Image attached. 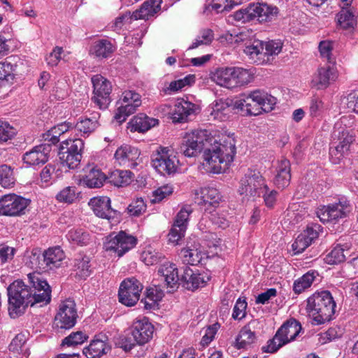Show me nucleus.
Listing matches in <instances>:
<instances>
[{"label":"nucleus","mask_w":358,"mask_h":358,"mask_svg":"<svg viewBox=\"0 0 358 358\" xmlns=\"http://www.w3.org/2000/svg\"><path fill=\"white\" fill-rule=\"evenodd\" d=\"M255 321H252L244 326L236 338L234 346L237 349H245L250 347L257 341L256 333L252 330Z\"/></svg>","instance_id":"nucleus-26"},{"label":"nucleus","mask_w":358,"mask_h":358,"mask_svg":"<svg viewBox=\"0 0 358 358\" xmlns=\"http://www.w3.org/2000/svg\"><path fill=\"white\" fill-rule=\"evenodd\" d=\"M211 136V133L206 129L187 133L178 149V152L187 157H196L201 152H203Z\"/></svg>","instance_id":"nucleus-5"},{"label":"nucleus","mask_w":358,"mask_h":358,"mask_svg":"<svg viewBox=\"0 0 358 358\" xmlns=\"http://www.w3.org/2000/svg\"><path fill=\"white\" fill-rule=\"evenodd\" d=\"M343 108L348 112H358V95L355 93H350L342 99Z\"/></svg>","instance_id":"nucleus-61"},{"label":"nucleus","mask_w":358,"mask_h":358,"mask_svg":"<svg viewBox=\"0 0 358 358\" xmlns=\"http://www.w3.org/2000/svg\"><path fill=\"white\" fill-rule=\"evenodd\" d=\"M349 150L343 145L332 144L330 148L329 155L330 159L334 164H338L341 160L348 153Z\"/></svg>","instance_id":"nucleus-55"},{"label":"nucleus","mask_w":358,"mask_h":358,"mask_svg":"<svg viewBox=\"0 0 358 358\" xmlns=\"http://www.w3.org/2000/svg\"><path fill=\"white\" fill-rule=\"evenodd\" d=\"M143 289L141 283L135 278L124 280L119 289V301L127 306H132L139 300Z\"/></svg>","instance_id":"nucleus-14"},{"label":"nucleus","mask_w":358,"mask_h":358,"mask_svg":"<svg viewBox=\"0 0 358 358\" xmlns=\"http://www.w3.org/2000/svg\"><path fill=\"white\" fill-rule=\"evenodd\" d=\"M157 124V119L150 118L146 115V113H138L128 123V129L131 132H145Z\"/></svg>","instance_id":"nucleus-29"},{"label":"nucleus","mask_w":358,"mask_h":358,"mask_svg":"<svg viewBox=\"0 0 358 358\" xmlns=\"http://www.w3.org/2000/svg\"><path fill=\"white\" fill-rule=\"evenodd\" d=\"M318 275L317 271H310L294 281L293 290L296 294H300L310 287L315 278Z\"/></svg>","instance_id":"nucleus-40"},{"label":"nucleus","mask_w":358,"mask_h":358,"mask_svg":"<svg viewBox=\"0 0 358 358\" xmlns=\"http://www.w3.org/2000/svg\"><path fill=\"white\" fill-rule=\"evenodd\" d=\"M117 49L115 41L109 38L95 41L90 49V55L99 60L106 59L113 56Z\"/></svg>","instance_id":"nucleus-21"},{"label":"nucleus","mask_w":358,"mask_h":358,"mask_svg":"<svg viewBox=\"0 0 358 358\" xmlns=\"http://www.w3.org/2000/svg\"><path fill=\"white\" fill-rule=\"evenodd\" d=\"M192 213L190 208H182L177 214L173 225L187 229L189 214Z\"/></svg>","instance_id":"nucleus-58"},{"label":"nucleus","mask_w":358,"mask_h":358,"mask_svg":"<svg viewBox=\"0 0 358 358\" xmlns=\"http://www.w3.org/2000/svg\"><path fill=\"white\" fill-rule=\"evenodd\" d=\"M268 189L265 180L257 171H248L241 178L238 192L244 198L255 199Z\"/></svg>","instance_id":"nucleus-7"},{"label":"nucleus","mask_w":358,"mask_h":358,"mask_svg":"<svg viewBox=\"0 0 358 358\" xmlns=\"http://www.w3.org/2000/svg\"><path fill=\"white\" fill-rule=\"evenodd\" d=\"M336 303L331 293L322 291L307 299L306 310L316 324L329 321L335 313Z\"/></svg>","instance_id":"nucleus-3"},{"label":"nucleus","mask_w":358,"mask_h":358,"mask_svg":"<svg viewBox=\"0 0 358 358\" xmlns=\"http://www.w3.org/2000/svg\"><path fill=\"white\" fill-rule=\"evenodd\" d=\"M204 255L199 245L187 246L180 252L184 263L190 265H197L199 264Z\"/></svg>","instance_id":"nucleus-37"},{"label":"nucleus","mask_w":358,"mask_h":358,"mask_svg":"<svg viewBox=\"0 0 358 358\" xmlns=\"http://www.w3.org/2000/svg\"><path fill=\"white\" fill-rule=\"evenodd\" d=\"M87 336L80 331L72 332L62 342V345L73 346L83 343L87 340Z\"/></svg>","instance_id":"nucleus-53"},{"label":"nucleus","mask_w":358,"mask_h":358,"mask_svg":"<svg viewBox=\"0 0 358 358\" xmlns=\"http://www.w3.org/2000/svg\"><path fill=\"white\" fill-rule=\"evenodd\" d=\"M165 287L161 284H155L153 287L147 289L146 297H148V299L150 301H154L157 303L163 298L164 295L163 289Z\"/></svg>","instance_id":"nucleus-60"},{"label":"nucleus","mask_w":358,"mask_h":358,"mask_svg":"<svg viewBox=\"0 0 358 358\" xmlns=\"http://www.w3.org/2000/svg\"><path fill=\"white\" fill-rule=\"evenodd\" d=\"M182 286L187 289L194 290L206 283L203 276L200 273H194L190 268L185 267L183 273L180 278Z\"/></svg>","instance_id":"nucleus-32"},{"label":"nucleus","mask_w":358,"mask_h":358,"mask_svg":"<svg viewBox=\"0 0 358 358\" xmlns=\"http://www.w3.org/2000/svg\"><path fill=\"white\" fill-rule=\"evenodd\" d=\"M28 278L31 287L22 281L15 280L8 288V313L12 318H17L24 312L25 307L39 304L43 306L50 303L51 290L45 280L36 278L31 274Z\"/></svg>","instance_id":"nucleus-1"},{"label":"nucleus","mask_w":358,"mask_h":358,"mask_svg":"<svg viewBox=\"0 0 358 358\" xmlns=\"http://www.w3.org/2000/svg\"><path fill=\"white\" fill-rule=\"evenodd\" d=\"M64 150L65 147L62 145L59 152V159L62 165L72 169L77 168L80 164L82 154L67 152H65Z\"/></svg>","instance_id":"nucleus-42"},{"label":"nucleus","mask_w":358,"mask_h":358,"mask_svg":"<svg viewBox=\"0 0 358 358\" xmlns=\"http://www.w3.org/2000/svg\"><path fill=\"white\" fill-rule=\"evenodd\" d=\"M76 306L74 301L66 299L62 301L55 316L53 328L57 333L73 328L78 318Z\"/></svg>","instance_id":"nucleus-6"},{"label":"nucleus","mask_w":358,"mask_h":358,"mask_svg":"<svg viewBox=\"0 0 358 358\" xmlns=\"http://www.w3.org/2000/svg\"><path fill=\"white\" fill-rule=\"evenodd\" d=\"M211 136L202 154V166L208 173H220L228 169L236 155L234 134Z\"/></svg>","instance_id":"nucleus-2"},{"label":"nucleus","mask_w":358,"mask_h":358,"mask_svg":"<svg viewBox=\"0 0 358 358\" xmlns=\"http://www.w3.org/2000/svg\"><path fill=\"white\" fill-rule=\"evenodd\" d=\"M98 127V121L96 117L81 118L75 125L78 131L83 134H90L93 132Z\"/></svg>","instance_id":"nucleus-48"},{"label":"nucleus","mask_w":358,"mask_h":358,"mask_svg":"<svg viewBox=\"0 0 358 358\" xmlns=\"http://www.w3.org/2000/svg\"><path fill=\"white\" fill-rule=\"evenodd\" d=\"M162 0H147L141 7L133 12L134 20H148L161 10Z\"/></svg>","instance_id":"nucleus-30"},{"label":"nucleus","mask_w":358,"mask_h":358,"mask_svg":"<svg viewBox=\"0 0 358 358\" xmlns=\"http://www.w3.org/2000/svg\"><path fill=\"white\" fill-rule=\"evenodd\" d=\"M89 205L94 214L109 222H117L118 213L110 207V199L107 196L94 197L90 199Z\"/></svg>","instance_id":"nucleus-15"},{"label":"nucleus","mask_w":358,"mask_h":358,"mask_svg":"<svg viewBox=\"0 0 358 358\" xmlns=\"http://www.w3.org/2000/svg\"><path fill=\"white\" fill-rule=\"evenodd\" d=\"M139 155L138 150L129 145H122L115 153V157L119 164L128 167H135L137 165L135 161Z\"/></svg>","instance_id":"nucleus-25"},{"label":"nucleus","mask_w":358,"mask_h":358,"mask_svg":"<svg viewBox=\"0 0 358 358\" xmlns=\"http://www.w3.org/2000/svg\"><path fill=\"white\" fill-rule=\"evenodd\" d=\"M30 200L15 194H6L0 198V215L21 216L26 213Z\"/></svg>","instance_id":"nucleus-10"},{"label":"nucleus","mask_w":358,"mask_h":358,"mask_svg":"<svg viewBox=\"0 0 358 358\" xmlns=\"http://www.w3.org/2000/svg\"><path fill=\"white\" fill-rule=\"evenodd\" d=\"M131 215L139 216L146 210V205L142 198H137L130 203L127 208Z\"/></svg>","instance_id":"nucleus-57"},{"label":"nucleus","mask_w":358,"mask_h":358,"mask_svg":"<svg viewBox=\"0 0 358 358\" xmlns=\"http://www.w3.org/2000/svg\"><path fill=\"white\" fill-rule=\"evenodd\" d=\"M244 100L243 93L234 99H220L213 103V112H222L224 110H238L245 112V104H241Z\"/></svg>","instance_id":"nucleus-33"},{"label":"nucleus","mask_w":358,"mask_h":358,"mask_svg":"<svg viewBox=\"0 0 358 358\" xmlns=\"http://www.w3.org/2000/svg\"><path fill=\"white\" fill-rule=\"evenodd\" d=\"M287 345L284 340L280 337L276 331L273 338L269 339L266 345L262 348L264 352L274 353L276 352L280 348Z\"/></svg>","instance_id":"nucleus-52"},{"label":"nucleus","mask_w":358,"mask_h":358,"mask_svg":"<svg viewBox=\"0 0 358 358\" xmlns=\"http://www.w3.org/2000/svg\"><path fill=\"white\" fill-rule=\"evenodd\" d=\"M247 308V302L245 299H241L239 298L234 307L232 317L234 320H240L245 317V310Z\"/></svg>","instance_id":"nucleus-63"},{"label":"nucleus","mask_w":358,"mask_h":358,"mask_svg":"<svg viewBox=\"0 0 358 358\" xmlns=\"http://www.w3.org/2000/svg\"><path fill=\"white\" fill-rule=\"evenodd\" d=\"M351 117V115L342 117L340 122L336 123L333 134L332 144L345 146L347 150H349L355 138L348 129L341 128V124H343L345 127H350L351 125V122H350V120H352Z\"/></svg>","instance_id":"nucleus-19"},{"label":"nucleus","mask_w":358,"mask_h":358,"mask_svg":"<svg viewBox=\"0 0 358 358\" xmlns=\"http://www.w3.org/2000/svg\"><path fill=\"white\" fill-rule=\"evenodd\" d=\"M15 129L8 123L0 120V142H6L15 134Z\"/></svg>","instance_id":"nucleus-62"},{"label":"nucleus","mask_w":358,"mask_h":358,"mask_svg":"<svg viewBox=\"0 0 358 358\" xmlns=\"http://www.w3.org/2000/svg\"><path fill=\"white\" fill-rule=\"evenodd\" d=\"M51 151L50 144H41L33 148L23 156L24 162L30 166H39L48 162Z\"/></svg>","instance_id":"nucleus-23"},{"label":"nucleus","mask_w":358,"mask_h":358,"mask_svg":"<svg viewBox=\"0 0 358 358\" xmlns=\"http://www.w3.org/2000/svg\"><path fill=\"white\" fill-rule=\"evenodd\" d=\"M92 83L94 94L92 101L99 109H106L110 102L111 83L100 74L94 76L92 78Z\"/></svg>","instance_id":"nucleus-11"},{"label":"nucleus","mask_w":358,"mask_h":358,"mask_svg":"<svg viewBox=\"0 0 358 358\" xmlns=\"http://www.w3.org/2000/svg\"><path fill=\"white\" fill-rule=\"evenodd\" d=\"M349 150L343 145L332 144L330 148L329 155L330 159L334 164H338L341 160L348 153Z\"/></svg>","instance_id":"nucleus-54"},{"label":"nucleus","mask_w":358,"mask_h":358,"mask_svg":"<svg viewBox=\"0 0 358 358\" xmlns=\"http://www.w3.org/2000/svg\"><path fill=\"white\" fill-rule=\"evenodd\" d=\"M110 347L107 343L100 338L94 339L87 348H84L83 353L87 358H100L108 353Z\"/></svg>","instance_id":"nucleus-36"},{"label":"nucleus","mask_w":358,"mask_h":358,"mask_svg":"<svg viewBox=\"0 0 358 358\" xmlns=\"http://www.w3.org/2000/svg\"><path fill=\"white\" fill-rule=\"evenodd\" d=\"M254 20L259 22H269L275 20L279 14L277 6L266 3H257L252 4Z\"/></svg>","instance_id":"nucleus-24"},{"label":"nucleus","mask_w":358,"mask_h":358,"mask_svg":"<svg viewBox=\"0 0 358 358\" xmlns=\"http://www.w3.org/2000/svg\"><path fill=\"white\" fill-rule=\"evenodd\" d=\"M154 330V326L144 317L133 322L131 335L138 345H144L152 338Z\"/></svg>","instance_id":"nucleus-17"},{"label":"nucleus","mask_w":358,"mask_h":358,"mask_svg":"<svg viewBox=\"0 0 358 358\" xmlns=\"http://www.w3.org/2000/svg\"><path fill=\"white\" fill-rule=\"evenodd\" d=\"M231 71V66L218 68L211 73L210 78L212 81L221 87L234 89Z\"/></svg>","instance_id":"nucleus-35"},{"label":"nucleus","mask_w":358,"mask_h":358,"mask_svg":"<svg viewBox=\"0 0 358 358\" xmlns=\"http://www.w3.org/2000/svg\"><path fill=\"white\" fill-rule=\"evenodd\" d=\"M159 280L162 285L167 289V292H172L178 287L180 277L176 265L171 262H165L158 269Z\"/></svg>","instance_id":"nucleus-16"},{"label":"nucleus","mask_w":358,"mask_h":358,"mask_svg":"<svg viewBox=\"0 0 358 358\" xmlns=\"http://www.w3.org/2000/svg\"><path fill=\"white\" fill-rule=\"evenodd\" d=\"M291 167L289 161L287 159H282L278 162L275 170V176L273 182L279 189H284L287 187L291 180Z\"/></svg>","instance_id":"nucleus-27"},{"label":"nucleus","mask_w":358,"mask_h":358,"mask_svg":"<svg viewBox=\"0 0 358 358\" xmlns=\"http://www.w3.org/2000/svg\"><path fill=\"white\" fill-rule=\"evenodd\" d=\"M174 112H196L201 110L199 103H192L184 98L178 99L174 103Z\"/></svg>","instance_id":"nucleus-50"},{"label":"nucleus","mask_w":358,"mask_h":358,"mask_svg":"<svg viewBox=\"0 0 358 358\" xmlns=\"http://www.w3.org/2000/svg\"><path fill=\"white\" fill-rule=\"evenodd\" d=\"M200 196L197 197V203L201 209L211 213L220 203L221 196L219 191L214 187H204L200 189Z\"/></svg>","instance_id":"nucleus-20"},{"label":"nucleus","mask_w":358,"mask_h":358,"mask_svg":"<svg viewBox=\"0 0 358 358\" xmlns=\"http://www.w3.org/2000/svg\"><path fill=\"white\" fill-rule=\"evenodd\" d=\"M334 43L330 40H324L320 42L318 50L320 56L323 60H326L328 64H335V57L334 55Z\"/></svg>","instance_id":"nucleus-43"},{"label":"nucleus","mask_w":358,"mask_h":358,"mask_svg":"<svg viewBox=\"0 0 358 358\" xmlns=\"http://www.w3.org/2000/svg\"><path fill=\"white\" fill-rule=\"evenodd\" d=\"M214 38L213 31L210 29H203L200 31L194 42L189 47V49H194L201 45H209Z\"/></svg>","instance_id":"nucleus-49"},{"label":"nucleus","mask_w":358,"mask_h":358,"mask_svg":"<svg viewBox=\"0 0 358 358\" xmlns=\"http://www.w3.org/2000/svg\"><path fill=\"white\" fill-rule=\"evenodd\" d=\"M346 255H348V250L343 246L337 245L326 256L324 260L329 264H336L345 260Z\"/></svg>","instance_id":"nucleus-44"},{"label":"nucleus","mask_w":358,"mask_h":358,"mask_svg":"<svg viewBox=\"0 0 358 358\" xmlns=\"http://www.w3.org/2000/svg\"><path fill=\"white\" fill-rule=\"evenodd\" d=\"M264 42L255 39L250 44L245 46L244 52L248 55L250 59L256 62V58H259L260 55H264Z\"/></svg>","instance_id":"nucleus-47"},{"label":"nucleus","mask_w":358,"mask_h":358,"mask_svg":"<svg viewBox=\"0 0 358 358\" xmlns=\"http://www.w3.org/2000/svg\"><path fill=\"white\" fill-rule=\"evenodd\" d=\"M321 226L317 224L309 225L296 238L292 247L295 254L303 252L313 241L317 238Z\"/></svg>","instance_id":"nucleus-18"},{"label":"nucleus","mask_w":358,"mask_h":358,"mask_svg":"<svg viewBox=\"0 0 358 358\" xmlns=\"http://www.w3.org/2000/svg\"><path fill=\"white\" fill-rule=\"evenodd\" d=\"M301 330V326L299 322L294 318L287 320L278 329L277 332L284 340L286 344L296 339Z\"/></svg>","instance_id":"nucleus-28"},{"label":"nucleus","mask_w":358,"mask_h":358,"mask_svg":"<svg viewBox=\"0 0 358 358\" xmlns=\"http://www.w3.org/2000/svg\"><path fill=\"white\" fill-rule=\"evenodd\" d=\"M339 25L344 29L354 28L357 24L355 15L348 9L343 8L338 15Z\"/></svg>","instance_id":"nucleus-46"},{"label":"nucleus","mask_w":358,"mask_h":358,"mask_svg":"<svg viewBox=\"0 0 358 358\" xmlns=\"http://www.w3.org/2000/svg\"><path fill=\"white\" fill-rule=\"evenodd\" d=\"M64 145H66V147H65V152H71L74 154H81L82 150L84 148V142L83 140L80 138H76L73 140H66L62 142V145L64 146Z\"/></svg>","instance_id":"nucleus-56"},{"label":"nucleus","mask_w":358,"mask_h":358,"mask_svg":"<svg viewBox=\"0 0 358 358\" xmlns=\"http://www.w3.org/2000/svg\"><path fill=\"white\" fill-rule=\"evenodd\" d=\"M234 88L248 85L255 78L252 69H244L238 66H231Z\"/></svg>","instance_id":"nucleus-34"},{"label":"nucleus","mask_w":358,"mask_h":358,"mask_svg":"<svg viewBox=\"0 0 358 358\" xmlns=\"http://www.w3.org/2000/svg\"><path fill=\"white\" fill-rule=\"evenodd\" d=\"M339 77V72L335 64L320 65L313 73L310 87L317 90L328 88L334 84Z\"/></svg>","instance_id":"nucleus-9"},{"label":"nucleus","mask_w":358,"mask_h":358,"mask_svg":"<svg viewBox=\"0 0 358 358\" xmlns=\"http://www.w3.org/2000/svg\"><path fill=\"white\" fill-rule=\"evenodd\" d=\"M90 257L87 256L76 259L74 264L75 270L76 271V274L80 278H85L91 274L92 270L90 268L91 265L90 264Z\"/></svg>","instance_id":"nucleus-45"},{"label":"nucleus","mask_w":358,"mask_h":358,"mask_svg":"<svg viewBox=\"0 0 358 358\" xmlns=\"http://www.w3.org/2000/svg\"><path fill=\"white\" fill-rule=\"evenodd\" d=\"M45 252L46 255L45 261L48 262L50 270L61 266L65 259V254L60 247L50 248Z\"/></svg>","instance_id":"nucleus-38"},{"label":"nucleus","mask_w":358,"mask_h":358,"mask_svg":"<svg viewBox=\"0 0 358 358\" xmlns=\"http://www.w3.org/2000/svg\"><path fill=\"white\" fill-rule=\"evenodd\" d=\"M142 103L141 95L134 90H124L116 102L117 112H133Z\"/></svg>","instance_id":"nucleus-22"},{"label":"nucleus","mask_w":358,"mask_h":358,"mask_svg":"<svg viewBox=\"0 0 358 358\" xmlns=\"http://www.w3.org/2000/svg\"><path fill=\"white\" fill-rule=\"evenodd\" d=\"M67 239L73 244L83 246L90 243V234L83 229H72L66 234Z\"/></svg>","instance_id":"nucleus-41"},{"label":"nucleus","mask_w":358,"mask_h":358,"mask_svg":"<svg viewBox=\"0 0 358 358\" xmlns=\"http://www.w3.org/2000/svg\"><path fill=\"white\" fill-rule=\"evenodd\" d=\"M282 44L280 41H270L264 43V55L271 56L278 55L282 50Z\"/></svg>","instance_id":"nucleus-64"},{"label":"nucleus","mask_w":358,"mask_h":358,"mask_svg":"<svg viewBox=\"0 0 358 358\" xmlns=\"http://www.w3.org/2000/svg\"><path fill=\"white\" fill-rule=\"evenodd\" d=\"M15 183L13 173L10 166H0V185L4 188H10Z\"/></svg>","instance_id":"nucleus-51"},{"label":"nucleus","mask_w":358,"mask_h":358,"mask_svg":"<svg viewBox=\"0 0 358 358\" xmlns=\"http://www.w3.org/2000/svg\"><path fill=\"white\" fill-rule=\"evenodd\" d=\"M60 202L71 203L76 199V191L73 187H66L61 190L56 196Z\"/></svg>","instance_id":"nucleus-59"},{"label":"nucleus","mask_w":358,"mask_h":358,"mask_svg":"<svg viewBox=\"0 0 358 358\" xmlns=\"http://www.w3.org/2000/svg\"><path fill=\"white\" fill-rule=\"evenodd\" d=\"M169 151L168 148H160L152 160V166L162 175H171L177 171L178 159Z\"/></svg>","instance_id":"nucleus-13"},{"label":"nucleus","mask_w":358,"mask_h":358,"mask_svg":"<svg viewBox=\"0 0 358 358\" xmlns=\"http://www.w3.org/2000/svg\"><path fill=\"white\" fill-rule=\"evenodd\" d=\"M352 210L350 202L341 199L337 202L317 208L316 214L320 220L323 222H334L347 217Z\"/></svg>","instance_id":"nucleus-8"},{"label":"nucleus","mask_w":358,"mask_h":358,"mask_svg":"<svg viewBox=\"0 0 358 358\" xmlns=\"http://www.w3.org/2000/svg\"><path fill=\"white\" fill-rule=\"evenodd\" d=\"M85 176H83L81 181L90 188H99L103 185L107 177L99 169L95 167H87Z\"/></svg>","instance_id":"nucleus-31"},{"label":"nucleus","mask_w":358,"mask_h":358,"mask_svg":"<svg viewBox=\"0 0 358 358\" xmlns=\"http://www.w3.org/2000/svg\"><path fill=\"white\" fill-rule=\"evenodd\" d=\"M245 112H252L260 108L262 112H271L277 108L278 103L276 97L263 89H255L243 93Z\"/></svg>","instance_id":"nucleus-4"},{"label":"nucleus","mask_w":358,"mask_h":358,"mask_svg":"<svg viewBox=\"0 0 358 358\" xmlns=\"http://www.w3.org/2000/svg\"><path fill=\"white\" fill-rule=\"evenodd\" d=\"M132 175L133 173L127 170H115L107 178L115 186L122 187L131 182Z\"/></svg>","instance_id":"nucleus-39"},{"label":"nucleus","mask_w":358,"mask_h":358,"mask_svg":"<svg viewBox=\"0 0 358 358\" xmlns=\"http://www.w3.org/2000/svg\"><path fill=\"white\" fill-rule=\"evenodd\" d=\"M136 243V237L122 231L114 236L113 235L109 236L104 243V248L106 251L113 252L118 257H122L132 249Z\"/></svg>","instance_id":"nucleus-12"}]
</instances>
